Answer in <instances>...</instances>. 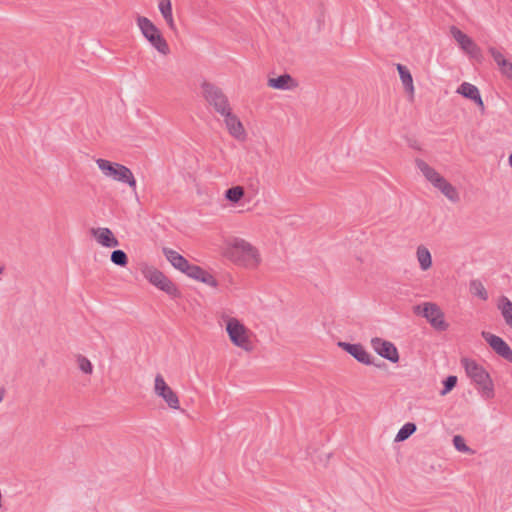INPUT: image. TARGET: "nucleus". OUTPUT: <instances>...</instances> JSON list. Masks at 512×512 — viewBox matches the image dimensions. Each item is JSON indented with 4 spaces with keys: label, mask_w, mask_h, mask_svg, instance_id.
Masks as SVG:
<instances>
[{
    "label": "nucleus",
    "mask_w": 512,
    "mask_h": 512,
    "mask_svg": "<svg viewBox=\"0 0 512 512\" xmlns=\"http://www.w3.org/2000/svg\"><path fill=\"white\" fill-rule=\"evenodd\" d=\"M226 256L245 267H256L260 262L257 249L243 239H235L227 248Z\"/></svg>",
    "instance_id": "obj_2"
},
{
    "label": "nucleus",
    "mask_w": 512,
    "mask_h": 512,
    "mask_svg": "<svg viewBox=\"0 0 512 512\" xmlns=\"http://www.w3.org/2000/svg\"><path fill=\"white\" fill-rule=\"evenodd\" d=\"M201 90L205 101L212 106L218 114H223V112L231 108L228 97L217 85L204 80L201 83Z\"/></svg>",
    "instance_id": "obj_6"
},
{
    "label": "nucleus",
    "mask_w": 512,
    "mask_h": 512,
    "mask_svg": "<svg viewBox=\"0 0 512 512\" xmlns=\"http://www.w3.org/2000/svg\"><path fill=\"white\" fill-rule=\"evenodd\" d=\"M457 92L463 97L473 101L481 110H484L485 106L480 95L479 89L468 82H463Z\"/></svg>",
    "instance_id": "obj_17"
},
{
    "label": "nucleus",
    "mask_w": 512,
    "mask_h": 512,
    "mask_svg": "<svg viewBox=\"0 0 512 512\" xmlns=\"http://www.w3.org/2000/svg\"><path fill=\"white\" fill-rule=\"evenodd\" d=\"M154 393L162 398L171 409H179V398L172 388L165 382L161 374L155 376Z\"/></svg>",
    "instance_id": "obj_11"
},
{
    "label": "nucleus",
    "mask_w": 512,
    "mask_h": 512,
    "mask_svg": "<svg viewBox=\"0 0 512 512\" xmlns=\"http://www.w3.org/2000/svg\"><path fill=\"white\" fill-rule=\"evenodd\" d=\"M489 52L499 68L506 63L507 59H505L501 51L497 50L494 47H490Z\"/></svg>",
    "instance_id": "obj_32"
},
{
    "label": "nucleus",
    "mask_w": 512,
    "mask_h": 512,
    "mask_svg": "<svg viewBox=\"0 0 512 512\" xmlns=\"http://www.w3.org/2000/svg\"><path fill=\"white\" fill-rule=\"evenodd\" d=\"M416 167L422 172L424 177L431 182V184L434 186V183H437L438 179H441L443 176H441L434 168L429 166L424 160L420 158L415 159Z\"/></svg>",
    "instance_id": "obj_21"
},
{
    "label": "nucleus",
    "mask_w": 512,
    "mask_h": 512,
    "mask_svg": "<svg viewBox=\"0 0 512 512\" xmlns=\"http://www.w3.org/2000/svg\"><path fill=\"white\" fill-rule=\"evenodd\" d=\"M417 258L422 270H427L432 266V257L429 250L424 246L417 248Z\"/></svg>",
    "instance_id": "obj_24"
},
{
    "label": "nucleus",
    "mask_w": 512,
    "mask_h": 512,
    "mask_svg": "<svg viewBox=\"0 0 512 512\" xmlns=\"http://www.w3.org/2000/svg\"><path fill=\"white\" fill-rule=\"evenodd\" d=\"M434 187L439 189L450 201L458 202L460 197L457 189L449 183L444 177L434 183Z\"/></svg>",
    "instance_id": "obj_20"
},
{
    "label": "nucleus",
    "mask_w": 512,
    "mask_h": 512,
    "mask_svg": "<svg viewBox=\"0 0 512 512\" xmlns=\"http://www.w3.org/2000/svg\"><path fill=\"white\" fill-rule=\"evenodd\" d=\"M111 261L117 266L125 267L128 264V256L123 250L117 249L112 251Z\"/></svg>",
    "instance_id": "obj_28"
},
{
    "label": "nucleus",
    "mask_w": 512,
    "mask_h": 512,
    "mask_svg": "<svg viewBox=\"0 0 512 512\" xmlns=\"http://www.w3.org/2000/svg\"><path fill=\"white\" fill-rule=\"evenodd\" d=\"M469 289L473 295L478 296L480 299H482V300L488 299V293L480 280H478V279L471 280L470 284H469Z\"/></svg>",
    "instance_id": "obj_26"
},
{
    "label": "nucleus",
    "mask_w": 512,
    "mask_h": 512,
    "mask_svg": "<svg viewBox=\"0 0 512 512\" xmlns=\"http://www.w3.org/2000/svg\"><path fill=\"white\" fill-rule=\"evenodd\" d=\"M337 345L361 364L374 365L380 369L386 367L385 362L375 363L373 361L372 355L368 353L364 346L360 343H349L339 341Z\"/></svg>",
    "instance_id": "obj_10"
},
{
    "label": "nucleus",
    "mask_w": 512,
    "mask_h": 512,
    "mask_svg": "<svg viewBox=\"0 0 512 512\" xmlns=\"http://www.w3.org/2000/svg\"><path fill=\"white\" fill-rule=\"evenodd\" d=\"M77 363L79 369L85 374H91L93 372V365L88 358L83 355L77 356Z\"/></svg>",
    "instance_id": "obj_31"
},
{
    "label": "nucleus",
    "mask_w": 512,
    "mask_h": 512,
    "mask_svg": "<svg viewBox=\"0 0 512 512\" xmlns=\"http://www.w3.org/2000/svg\"><path fill=\"white\" fill-rule=\"evenodd\" d=\"M509 164L512 167V154L509 156Z\"/></svg>",
    "instance_id": "obj_38"
},
{
    "label": "nucleus",
    "mask_w": 512,
    "mask_h": 512,
    "mask_svg": "<svg viewBox=\"0 0 512 512\" xmlns=\"http://www.w3.org/2000/svg\"><path fill=\"white\" fill-rule=\"evenodd\" d=\"M220 115L224 117L227 130L234 138L238 140L245 138L246 133L244 126L240 119L235 114H233L232 108H229Z\"/></svg>",
    "instance_id": "obj_14"
},
{
    "label": "nucleus",
    "mask_w": 512,
    "mask_h": 512,
    "mask_svg": "<svg viewBox=\"0 0 512 512\" xmlns=\"http://www.w3.org/2000/svg\"><path fill=\"white\" fill-rule=\"evenodd\" d=\"M498 308L505 319L506 324L512 328V302L505 296L500 298Z\"/></svg>",
    "instance_id": "obj_23"
},
{
    "label": "nucleus",
    "mask_w": 512,
    "mask_h": 512,
    "mask_svg": "<svg viewBox=\"0 0 512 512\" xmlns=\"http://www.w3.org/2000/svg\"><path fill=\"white\" fill-rule=\"evenodd\" d=\"M416 429H417V427H416L415 423L407 422L400 428V430L396 434L395 441L396 442L405 441L416 431Z\"/></svg>",
    "instance_id": "obj_25"
},
{
    "label": "nucleus",
    "mask_w": 512,
    "mask_h": 512,
    "mask_svg": "<svg viewBox=\"0 0 512 512\" xmlns=\"http://www.w3.org/2000/svg\"><path fill=\"white\" fill-rule=\"evenodd\" d=\"M371 346L374 349V351L382 358L392 363L399 362L400 357L398 349L392 342L384 340L379 337H374L371 339Z\"/></svg>",
    "instance_id": "obj_12"
},
{
    "label": "nucleus",
    "mask_w": 512,
    "mask_h": 512,
    "mask_svg": "<svg viewBox=\"0 0 512 512\" xmlns=\"http://www.w3.org/2000/svg\"><path fill=\"white\" fill-rule=\"evenodd\" d=\"M268 86L273 89L289 90L295 87L296 83L290 74L284 73L276 78H269Z\"/></svg>",
    "instance_id": "obj_19"
},
{
    "label": "nucleus",
    "mask_w": 512,
    "mask_h": 512,
    "mask_svg": "<svg viewBox=\"0 0 512 512\" xmlns=\"http://www.w3.org/2000/svg\"><path fill=\"white\" fill-rule=\"evenodd\" d=\"M158 8L163 17L172 14L171 0H159Z\"/></svg>",
    "instance_id": "obj_33"
},
{
    "label": "nucleus",
    "mask_w": 512,
    "mask_h": 512,
    "mask_svg": "<svg viewBox=\"0 0 512 512\" xmlns=\"http://www.w3.org/2000/svg\"><path fill=\"white\" fill-rule=\"evenodd\" d=\"M91 234L95 237L96 241L103 247L115 248L119 246L118 239L114 236L113 232L109 228H92Z\"/></svg>",
    "instance_id": "obj_16"
},
{
    "label": "nucleus",
    "mask_w": 512,
    "mask_h": 512,
    "mask_svg": "<svg viewBox=\"0 0 512 512\" xmlns=\"http://www.w3.org/2000/svg\"><path fill=\"white\" fill-rule=\"evenodd\" d=\"M163 254L166 259L170 262V264L177 270L184 273L186 269L189 267L190 263L188 260L179 254L177 251L164 247L162 249Z\"/></svg>",
    "instance_id": "obj_18"
},
{
    "label": "nucleus",
    "mask_w": 512,
    "mask_h": 512,
    "mask_svg": "<svg viewBox=\"0 0 512 512\" xmlns=\"http://www.w3.org/2000/svg\"><path fill=\"white\" fill-rule=\"evenodd\" d=\"M3 272V268L0 266V274H2Z\"/></svg>",
    "instance_id": "obj_40"
},
{
    "label": "nucleus",
    "mask_w": 512,
    "mask_h": 512,
    "mask_svg": "<svg viewBox=\"0 0 512 512\" xmlns=\"http://www.w3.org/2000/svg\"><path fill=\"white\" fill-rule=\"evenodd\" d=\"M481 336L496 354L512 363V349L501 337L486 331H482Z\"/></svg>",
    "instance_id": "obj_13"
},
{
    "label": "nucleus",
    "mask_w": 512,
    "mask_h": 512,
    "mask_svg": "<svg viewBox=\"0 0 512 512\" xmlns=\"http://www.w3.org/2000/svg\"><path fill=\"white\" fill-rule=\"evenodd\" d=\"M507 78L512 80V72H511V74H508Z\"/></svg>",
    "instance_id": "obj_39"
},
{
    "label": "nucleus",
    "mask_w": 512,
    "mask_h": 512,
    "mask_svg": "<svg viewBox=\"0 0 512 512\" xmlns=\"http://www.w3.org/2000/svg\"><path fill=\"white\" fill-rule=\"evenodd\" d=\"M397 71L399 73L400 79L404 86L405 91L413 96L414 94V85H413V77L409 71V69L403 64H396Z\"/></svg>",
    "instance_id": "obj_22"
},
{
    "label": "nucleus",
    "mask_w": 512,
    "mask_h": 512,
    "mask_svg": "<svg viewBox=\"0 0 512 512\" xmlns=\"http://www.w3.org/2000/svg\"><path fill=\"white\" fill-rule=\"evenodd\" d=\"M450 33L452 37L457 41L460 48L467 54L471 59L477 62H482L483 55L481 48L464 32H462L456 26L450 27Z\"/></svg>",
    "instance_id": "obj_9"
},
{
    "label": "nucleus",
    "mask_w": 512,
    "mask_h": 512,
    "mask_svg": "<svg viewBox=\"0 0 512 512\" xmlns=\"http://www.w3.org/2000/svg\"><path fill=\"white\" fill-rule=\"evenodd\" d=\"M244 193L243 187L233 186L225 191V198L232 203H238L243 198Z\"/></svg>",
    "instance_id": "obj_27"
},
{
    "label": "nucleus",
    "mask_w": 512,
    "mask_h": 512,
    "mask_svg": "<svg viewBox=\"0 0 512 512\" xmlns=\"http://www.w3.org/2000/svg\"><path fill=\"white\" fill-rule=\"evenodd\" d=\"M136 22L142 35L153 48L162 55H168L170 53L166 39L163 37L159 28L149 18L137 16Z\"/></svg>",
    "instance_id": "obj_3"
},
{
    "label": "nucleus",
    "mask_w": 512,
    "mask_h": 512,
    "mask_svg": "<svg viewBox=\"0 0 512 512\" xmlns=\"http://www.w3.org/2000/svg\"><path fill=\"white\" fill-rule=\"evenodd\" d=\"M452 441L457 451L470 454L474 453V451L466 445L465 440L461 435H455Z\"/></svg>",
    "instance_id": "obj_29"
},
{
    "label": "nucleus",
    "mask_w": 512,
    "mask_h": 512,
    "mask_svg": "<svg viewBox=\"0 0 512 512\" xmlns=\"http://www.w3.org/2000/svg\"><path fill=\"white\" fill-rule=\"evenodd\" d=\"M226 332L230 341L237 347L246 351L251 349L249 340V329L241 323L237 318L230 317L226 322Z\"/></svg>",
    "instance_id": "obj_8"
},
{
    "label": "nucleus",
    "mask_w": 512,
    "mask_h": 512,
    "mask_svg": "<svg viewBox=\"0 0 512 512\" xmlns=\"http://www.w3.org/2000/svg\"><path fill=\"white\" fill-rule=\"evenodd\" d=\"M499 69H500L501 73L507 77L508 74H511V72H512V62L507 60L506 63Z\"/></svg>",
    "instance_id": "obj_34"
},
{
    "label": "nucleus",
    "mask_w": 512,
    "mask_h": 512,
    "mask_svg": "<svg viewBox=\"0 0 512 512\" xmlns=\"http://www.w3.org/2000/svg\"><path fill=\"white\" fill-rule=\"evenodd\" d=\"M96 164L106 177L127 184L132 190H136V179L125 165L101 158L96 160Z\"/></svg>",
    "instance_id": "obj_4"
},
{
    "label": "nucleus",
    "mask_w": 512,
    "mask_h": 512,
    "mask_svg": "<svg viewBox=\"0 0 512 512\" xmlns=\"http://www.w3.org/2000/svg\"><path fill=\"white\" fill-rule=\"evenodd\" d=\"M414 312L425 317L431 326L437 331H446L449 327L448 323L444 319V313L435 303L426 302L422 305H416L414 307Z\"/></svg>",
    "instance_id": "obj_7"
},
{
    "label": "nucleus",
    "mask_w": 512,
    "mask_h": 512,
    "mask_svg": "<svg viewBox=\"0 0 512 512\" xmlns=\"http://www.w3.org/2000/svg\"><path fill=\"white\" fill-rule=\"evenodd\" d=\"M409 146H410L411 148H414V149L420 150V147L418 146V144H417V141H416V140H409Z\"/></svg>",
    "instance_id": "obj_36"
},
{
    "label": "nucleus",
    "mask_w": 512,
    "mask_h": 512,
    "mask_svg": "<svg viewBox=\"0 0 512 512\" xmlns=\"http://www.w3.org/2000/svg\"><path fill=\"white\" fill-rule=\"evenodd\" d=\"M3 396H4V391L3 390H0V402L2 401L3 399Z\"/></svg>",
    "instance_id": "obj_37"
},
{
    "label": "nucleus",
    "mask_w": 512,
    "mask_h": 512,
    "mask_svg": "<svg viewBox=\"0 0 512 512\" xmlns=\"http://www.w3.org/2000/svg\"><path fill=\"white\" fill-rule=\"evenodd\" d=\"M142 272L150 284L165 292L171 298L176 299L181 297L182 294L177 286L159 269L153 266H147Z\"/></svg>",
    "instance_id": "obj_5"
},
{
    "label": "nucleus",
    "mask_w": 512,
    "mask_h": 512,
    "mask_svg": "<svg viewBox=\"0 0 512 512\" xmlns=\"http://www.w3.org/2000/svg\"><path fill=\"white\" fill-rule=\"evenodd\" d=\"M461 365L467 376L477 385V389L484 399H492L495 395L494 384L485 368L475 360L462 358Z\"/></svg>",
    "instance_id": "obj_1"
},
{
    "label": "nucleus",
    "mask_w": 512,
    "mask_h": 512,
    "mask_svg": "<svg viewBox=\"0 0 512 512\" xmlns=\"http://www.w3.org/2000/svg\"><path fill=\"white\" fill-rule=\"evenodd\" d=\"M184 273L188 277L207 284L211 287L218 286V281L214 278V276L198 265L190 264Z\"/></svg>",
    "instance_id": "obj_15"
},
{
    "label": "nucleus",
    "mask_w": 512,
    "mask_h": 512,
    "mask_svg": "<svg viewBox=\"0 0 512 512\" xmlns=\"http://www.w3.org/2000/svg\"><path fill=\"white\" fill-rule=\"evenodd\" d=\"M163 18H164V20L166 21V23H167L168 27H169L171 30L175 31V30H176V26H175V23H174L173 15H172V14H170L169 16H165V17H163Z\"/></svg>",
    "instance_id": "obj_35"
},
{
    "label": "nucleus",
    "mask_w": 512,
    "mask_h": 512,
    "mask_svg": "<svg viewBox=\"0 0 512 512\" xmlns=\"http://www.w3.org/2000/svg\"><path fill=\"white\" fill-rule=\"evenodd\" d=\"M457 376L455 375H449L447 376L443 381V389L441 390L440 394L442 396L448 394L450 391H452L455 386L457 385Z\"/></svg>",
    "instance_id": "obj_30"
}]
</instances>
